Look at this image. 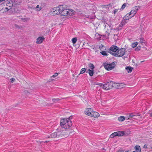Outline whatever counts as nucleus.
I'll list each match as a JSON object with an SVG mask.
<instances>
[{
	"label": "nucleus",
	"instance_id": "obj_1",
	"mask_svg": "<svg viewBox=\"0 0 152 152\" xmlns=\"http://www.w3.org/2000/svg\"><path fill=\"white\" fill-rule=\"evenodd\" d=\"M85 113L87 115L92 117H98L99 116L98 113L94 111L92 109L90 108H87L85 111Z\"/></svg>",
	"mask_w": 152,
	"mask_h": 152
},
{
	"label": "nucleus",
	"instance_id": "obj_2",
	"mask_svg": "<svg viewBox=\"0 0 152 152\" xmlns=\"http://www.w3.org/2000/svg\"><path fill=\"white\" fill-rule=\"evenodd\" d=\"M75 12L72 10L66 9V8L61 15L63 16H70L74 15Z\"/></svg>",
	"mask_w": 152,
	"mask_h": 152
},
{
	"label": "nucleus",
	"instance_id": "obj_3",
	"mask_svg": "<svg viewBox=\"0 0 152 152\" xmlns=\"http://www.w3.org/2000/svg\"><path fill=\"white\" fill-rule=\"evenodd\" d=\"M116 85V83L113 82H108L103 85V88L106 90H108L112 88L113 87Z\"/></svg>",
	"mask_w": 152,
	"mask_h": 152
},
{
	"label": "nucleus",
	"instance_id": "obj_4",
	"mask_svg": "<svg viewBox=\"0 0 152 152\" xmlns=\"http://www.w3.org/2000/svg\"><path fill=\"white\" fill-rule=\"evenodd\" d=\"M119 49V48L116 46L112 45L111 47L108 52L115 56V54H116L118 50Z\"/></svg>",
	"mask_w": 152,
	"mask_h": 152
},
{
	"label": "nucleus",
	"instance_id": "obj_5",
	"mask_svg": "<svg viewBox=\"0 0 152 152\" xmlns=\"http://www.w3.org/2000/svg\"><path fill=\"white\" fill-rule=\"evenodd\" d=\"M125 49L124 48H121L118 50L116 54H115V56L117 57H121L125 53Z\"/></svg>",
	"mask_w": 152,
	"mask_h": 152
},
{
	"label": "nucleus",
	"instance_id": "obj_6",
	"mask_svg": "<svg viewBox=\"0 0 152 152\" xmlns=\"http://www.w3.org/2000/svg\"><path fill=\"white\" fill-rule=\"evenodd\" d=\"M20 3V2H17V1H14L13 3H11L10 1H8L6 3V6L8 7H10V9H11L12 7H15L16 6L19 5Z\"/></svg>",
	"mask_w": 152,
	"mask_h": 152
},
{
	"label": "nucleus",
	"instance_id": "obj_7",
	"mask_svg": "<svg viewBox=\"0 0 152 152\" xmlns=\"http://www.w3.org/2000/svg\"><path fill=\"white\" fill-rule=\"evenodd\" d=\"M115 62H113L111 64H107L104 65V68L107 70H111L115 67Z\"/></svg>",
	"mask_w": 152,
	"mask_h": 152
},
{
	"label": "nucleus",
	"instance_id": "obj_8",
	"mask_svg": "<svg viewBox=\"0 0 152 152\" xmlns=\"http://www.w3.org/2000/svg\"><path fill=\"white\" fill-rule=\"evenodd\" d=\"M60 132V134L59 136V138H64V137H66L69 133V132H67L66 130H64L60 132Z\"/></svg>",
	"mask_w": 152,
	"mask_h": 152
},
{
	"label": "nucleus",
	"instance_id": "obj_9",
	"mask_svg": "<svg viewBox=\"0 0 152 152\" xmlns=\"http://www.w3.org/2000/svg\"><path fill=\"white\" fill-rule=\"evenodd\" d=\"M60 132H55L52 134H51L50 136H49L45 138L46 139H47V138H55L56 137L59 138V136L60 134Z\"/></svg>",
	"mask_w": 152,
	"mask_h": 152
},
{
	"label": "nucleus",
	"instance_id": "obj_10",
	"mask_svg": "<svg viewBox=\"0 0 152 152\" xmlns=\"http://www.w3.org/2000/svg\"><path fill=\"white\" fill-rule=\"evenodd\" d=\"M51 12H52V14L53 15L60 14V13L59 11L58 7H54L52 9Z\"/></svg>",
	"mask_w": 152,
	"mask_h": 152
},
{
	"label": "nucleus",
	"instance_id": "obj_11",
	"mask_svg": "<svg viewBox=\"0 0 152 152\" xmlns=\"http://www.w3.org/2000/svg\"><path fill=\"white\" fill-rule=\"evenodd\" d=\"M72 125V122L71 121L67 120V122L65 124L64 126L61 127L62 128L64 129H68L71 127Z\"/></svg>",
	"mask_w": 152,
	"mask_h": 152
},
{
	"label": "nucleus",
	"instance_id": "obj_12",
	"mask_svg": "<svg viewBox=\"0 0 152 152\" xmlns=\"http://www.w3.org/2000/svg\"><path fill=\"white\" fill-rule=\"evenodd\" d=\"M58 10L60 12V14L61 15L64 11V9H65V5H60L58 7Z\"/></svg>",
	"mask_w": 152,
	"mask_h": 152
},
{
	"label": "nucleus",
	"instance_id": "obj_13",
	"mask_svg": "<svg viewBox=\"0 0 152 152\" xmlns=\"http://www.w3.org/2000/svg\"><path fill=\"white\" fill-rule=\"evenodd\" d=\"M45 39L44 37H39L37 39L36 43L38 44H40Z\"/></svg>",
	"mask_w": 152,
	"mask_h": 152
},
{
	"label": "nucleus",
	"instance_id": "obj_14",
	"mask_svg": "<svg viewBox=\"0 0 152 152\" xmlns=\"http://www.w3.org/2000/svg\"><path fill=\"white\" fill-rule=\"evenodd\" d=\"M67 121V120L66 118L61 119L60 122V126L61 127L64 126V125L66 123Z\"/></svg>",
	"mask_w": 152,
	"mask_h": 152
},
{
	"label": "nucleus",
	"instance_id": "obj_15",
	"mask_svg": "<svg viewBox=\"0 0 152 152\" xmlns=\"http://www.w3.org/2000/svg\"><path fill=\"white\" fill-rule=\"evenodd\" d=\"M31 8L34 10H35L37 11H40L42 9V7L39 5H37L36 7H32Z\"/></svg>",
	"mask_w": 152,
	"mask_h": 152
},
{
	"label": "nucleus",
	"instance_id": "obj_16",
	"mask_svg": "<svg viewBox=\"0 0 152 152\" xmlns=\"http://www.w3.org/2000/svg\"><path fill=\"white\" fill-rule=\"evenodd\" d=\"M116 85L115 86V87L117 88H123L125 85L124 84L121 83H116Z\"/></svg>",
	"mask_w": 152,
	"mask_h": 152
},
{
	"label": "nucleus",
	"instance_id": "obj_17",
	"mask_svg": "<svg viewBox=\"0 0 152 152\" xmlns=\"http://www.w3.org/2000/svg\"><path fill=\"white\" fill-rule=\"evenodd\" d=\"M134 148L135 149V150L133 151V152H141V149L140 146L139 145H136L135 147Z\"/></svg>",
	"mask_w": 152,
	"mask_h": 152
},
{
	"label": "nucleus",
	"instance_id": "obj_18",
	"mask_svg": "<svg viewBox=\"0 0 152 152\" xmlns=\"http://www.w3.org/2000/svg\"><path fill=\"white\" fill-rule=\"evenodd\" d=\"M21 16H20L18 17H19V19H20L22 21H23L24 22H27V21L28 20L30 19L29 18H21Z\"/></svg>",
	"mask_w": 152,
	"mask_h": 152
},
{
	"label": "nucleus",
	"instance_id": "obj_19",
	"mask_svg": "<svg viewBox=\"0 0 152 152\" xmlns=\"http://www.w3.org/2000/svg\"><path fill=\"white\" fill-rule=\"evenodd\" d=\"M140 6H135L133 8L132 10L134 12L136 13L137 11L140 8Z\"/></svg>",
	"mask_w": 152,
	"mask_h": 152
},
{
	"label": "nucleus",
	"instance_id": "obj_20",
	"mask_svg": "<svg viewBox=\"0 0 152 152\" xmlns=\"http://www.w3.org/2000/svg\"><path fill=\"white\" fill-rule=\"evenodd\" d=\"M117 136H123L124 134V131L117 132Z\"/></svg>",
	"mask_w": 152,
	"mask_h": 152
},
{
	"label": "nucleus",
	"instance_id": "obj_21",
	"mask_svg": "<svg viewBox=\"0 0 152 152\" xmlns=\"http://www.w3.org/2000/svg\"><path fill=\"white\" fill-rule=\"evenodd\" d=\"M125 69L128 73L131 72L132 70V69H133V68L130 66L126 67Z\"/></svg>",
	"mask_w": 152,
	"mask_h": 152
},
{
	"label": "nucleus",
	"instance_id": "obj_22",
	"mask_svg": "<svg viewBox=\"0 0 152 152\" xmlns=\"http://www.w3.org/2000/svg\"><path fill=\"white\" fill-rule=\"evenodd\" d=\"M129 14H127L124 18V20H129V18H131L132 17H129V16L130 15H129Z\"/></svg>",
	"mask_w": 152,
	"mask_h": 152
},
{
	"label": "nucleus",
	"instance_id": "obj_23",
	"mask_svg": "<svg viewBox=\"0 0 152 152\" xmlns=\"http://www.w3.org/2000/svg\"><path fill=\"white\" fill-rule=\"evenodd\" d=\"M126 118L124 116H121L118 118V120L120 121H122L125 120Z\"/></svg>",
	"mask_w": 152,
	"mask_h": 152
},
{
	"label": "nucleus",
	"instance_id": "obj_24",
	"mask_svg": "<svg viewBox=\"0 0 152 152\" xmlns=\"http://www.w3.org/2000/svg\"><path fill=\"white\" fill-rule=\"evenodd\" d=\"M136 116V115H134V113H132L131 114H130L129 116V117H127L126 118V119L127 120H129L130 118H132L133 117H135Z\"/></svg>",
	"mask_w": 152,
	"mask_h": 152
},
{
	"label": "nucleus",
	"instance_id": "obj_25",
	"mask_svg": "<svg viewBox=\"0 0 152 152\" xmlns=\"http://www.w3.org/2000/svg\"><path fill=\"white\" fill-rule=\"evenodd\" d=\"M115 136H117V132H115L110 135V137L111 138H113Z\"/></svg>",
	"mask_w": 152,
	"mask_h": 152
},
{
	"label": "nucleus",
	"instance_id": "obj_26",
	"mask_svg": "<svg viewBox=\"0 0 152 152\" xmlns=\"http://www.w3.org/2000/svg\"><path fill=\"white\" fill-rule=\"evenodd\" d=\"M129 14V15H132L131 16V17H132L135 15L136 14V13H135V12H134L133 10H132Z\"/></svg>",
	"mask_w": 152,
	"mask_h": 152
},
{
	"label": "nucleus",
	"instance_id": "obj_27",
	"mask_svg": "<svg viewBox=\"0 0 152 152\" xmlns=\"http://www.w3.org/2000/svg\"><path fill=\"white\" fill-rule=\"evenodd\" d=\"M126 22L124 20L122 21L119 25V27H122L126 23Z\"/></svg>",
	"mask_w": 152,
	"mask_h": 152
},
{
	"label": "nucleus",
	"instance_id": "obj_28",
	"mask_svg": "<svg viewBox=\"0 0 152 152\" xmlns=\"http://www.w3.org/2000/svg\"><path fill=\"white\" fill-rule=\"evenodd\" d=\"M88 73L89 74V75L91 76H92L94 74V71L93 70H90V69H88Z\"/></svg>",
	"mask_w": 152,
	"mask_h": 152
},
{
	"label": "nucleus",
	"instance_id": "obj_29",
	"mask_svg": "<svg viewBox=\"0 0 152 152\" xmlns=\"http://www.w3.org/2000/svg\"><path fill=\"white\" fill-rule=\"evenodd\" d=\"M10 7H5L4 9V11L5 12H6L8 11V10H10ZM3 10V8H2L1 10Z\"/></svg>",
	"mask_w": 152,
	"mask_h": 152
},
{
	"label": "nucleus",
	"instance_id": "obj_30",
	"mask_svg": "<svg viewBox=\"0 0 152 152\" xmlns=\"http://www.w3.org/2000/svg\"><path fill=\"white\" fill-rule=\"evenodd\" d=\"M86 71V69L85 68H82L80 72V73L78 75H79L81 74H83Z\"/></svg>",
	"mask_w": 152,
	"mask_h": 152
},
{
	"label": "nucleus",
	"instance_id": "obj_31",
	"mask_svg": "<svg viewBox=\"0 0 152 152\" xmlns=\"http://www.w3.org/2000/svg\"><path fill=\"white\" fill-rule=\"evenodd\" d=\"M89 66L90 68L91 69V70L92 69L93 70L94 68V66L93 64H89Z\"/></svg>",
	"mask_w": 152,
	"mask_h": 152
},
{
	"label": "nucleus",
	"instance_id": "obj_32",
	"mask_svg": "<svg viewBox=\"0 0 152 152\" xmlns=\"http://www.w3.org/2000/svg\"><path fill=\"white\" fill-rule=\"evenodd\" d=\"M138 44L137 42H135L134 43H132V48H134L136 47Z\"/></svg>",
	"mask_w": 152,
	"mask_h": 152
},
{
	"label": "nucleus",
	"instance_id": "obj_33",
	"mask_svg": "<svg viewBox=\"0 0 152 152\" xmlns=\"http://www.w3.org/2000/svg\"><path fill=\"white\" fill-rule=\"evenodd\" d=\"M60 99L58 98L52 99L53 102L55 103H56V102L60 101Z\"/></svg>",
	"mask_w": 152,
	"mask_h": 152
},
{
	"label": "nucleus",
	"instance_id": "obj_34",
	"mask_svg": "<svg viewBox=\"0 0 152 152\" xmlns=\"http://www.w3.org/2000/svg\"><path fill=\"white\" fill-rule=\"evenodd\" d=\"M100 53L103 56H107L108 55L105 51H101L100 52Z\"/></svg>",
	"mask_w": 152,
	"mask_h": 152
},
{
	"label": "nucleus",
	"instance_id": "obj_35",
	"mask_svg": "<svg viewBox=\"0 0 152 152\" xmlns=\"http://www.w3.org/2000/svg\"><path fill=\"white\" fill-rule=\"evenodd\" d=\"M76 38H74L72 39V42L73 44H75L76 43L77 41Z\"/></svg>",
	"mask_w": 152,
	"mask_h": 152
},
{
	"label": "nucleus",
	"instance_id": "obj_36",
	"mask_svg": "<svg viewBox=\"0 0 152 152\" xmlns=\"http://www.w3.org/2000/svg\"><path fill=\"white\" fill-rule=\"evenodd\" d=\"M67 132H69L68 134H69V135H72L74 132V130H70V131H67Z\"/></svg>",
	"mask_w": 152,
	"mask_h": 152
},
{
	"label": "nucleus",
	"instance_id": "obj_37",
	"mask_svg": "<svg viewBox=\"0 0 152 152\" xmlns=\"http://www.w3.org/2000/svg\"><path fill=\"white\" fill-rule=\"evenodd\" d=\"M140 42L141 43H143L145 42V40L143 38H140Z\"/></svg>",
	"mask_w": 152,
	"mask_h": 152
},
{
	"label": "nucleus",
	"instance_id": "obj_38",
	"mask_svg": "<svg viewBox=\"0 0 152 152\" xmlns=\"http://www.w3.org/2000/svg\"><path fill=\"white\" fill-rule=\"evenodd\" d=\"M126 4L124 3L122 6L121 9L122 10L124 9L126 7Z\"/></svg>",
	"mask_w": 152,
	"mask_h": 152
},
{
	"label": "nucleus",
	"instance_id": "obj_39",
	"mask_svg": "<svg viewBox=\"0 0 152 152\" xmlns=\"http://www.w3.org/2000/svg\"><path fill=\"white\" fill-rule=\"evenodd\" d=\"M117 152H129V151H125L122 150H119Z\"/></svg>",
	"mask_w": 152,
	"mask_h": 152
},
{
	"label": "nucleus",
	"instance_id": "obj_40",
	"mask_svg": "<svg viewBox=\"0 0 152 152\" xmlns=\"http://www.w3.org/2000/svg\"><path fill=\"white\" fill-rule=\"evenodd\" d=\"M11 82L13 83L15 81V79L14 78H12L10 79Z\"/></svg>",
	"mask_w": 152,
	"mask_h": 152
},
{
	"label": "nucleus",
	"instance_id": "obj_41",
	"mask_svg": "<svg viewBox=\"0 0 152 152\" xmlns=\"http://www.w3.org/2000/svg\"><path fill=\"white\" fill-rule=\"evenodd\" d=\"M58 74L57 73H56L51 77H56L58 76Z\"/></svg>",
	"mask_w": 152,
	"mask_h": 152
},
{
	"label": "nucleus",
	"instance_id": "obj_42",
	"mask_svg": "<svg viewBox=\"0 0 152 152\" xmlns=\"http://www.w3.org/2000/svg\"><path fill=\"white\" fill-rule=\"evenodd\" d=\"M140 46L137 47L135 49V50L137 51H138V50H140Z\"/></svg>",
	"mask_w": 152,
	"mask_h": 152
},
{
	"label": "nucleus",
	"instance_id": "obj_43",
	"mask_svg": "<svg viewBox=\"0 0 152 152\" xmlns=\"http://www.w3.org/2000/svg\"><path fill=\"white\" fill-rule=\"evenodd\" d=\"M96 85H99L101 86H103V85L104 84H103L102 83H99L98 84H96Z\"/></svg>",
	"mask_w": 152,
	"mask_h": 152
},
{
	"label": "nucleus",
	"instance_id": "obj_44",
	"mask_svg": "<svg viewBox=\"0 0 152 152\" xmlns=\"http://www.w3.org/2000/svg\"><path fill=\"white\" fill-rule=\"evenodd\" d=\"M104 47V46L102 45H101L99 46V48H100V50H102V48Z\"/></svg>",
	"mask_w": 152,
	"mask_h": 152
},
{
	"label": "nucleus",
	"instance_id": "obj_45",
	"mask_svg": "<svg viewBox=\"0 0 152 152\" xmlns=\"http://www.w3.org/2000/svg\"><path fill=\"white\" fill-rule=\"evenodd\" d=\"M72 118V116H71L68 118L67 119V120L71 121L70 120V119H71Z\"/></svg>",
	"mask_w": 152,
	"mask_h": 152
},
{
	"label": "nucleus",
	"instance_id": "obj_46",
	"mask_svg": "<svg viewBox=\"0 0 152 152\" xmlns=\"http://www.w3.org/2000/svg\"><path fill=\"white\" fill-rule=\"evenodd\" d=\"M118 10L117 9H115V10H114V14H115L116 13V12H117V11Z\"/></svg>",
	"mask_w": 152,
	"mask_h": 152
},
{
	"label": "nucleus",
	"instance_id": "obj_47",
	"mask_svg": "<svg viewBox=\"0 0 152 152\" xmlns=\"http://www.w3.org/2000/svg\"><path fill=\"white\" fill-rule=\"evenodd\" d=\"M49 142V141H45L44 142V143H45V142ZM43 142V141L40 142V143H41L42 142Z\"/></svg>",
	"mask_w": 152,
	"mask_h": 152
},
{
	"label": "nucleus",
	"instance_id": "obj_48",
	"mask_svg": "<svg viewBox=\"0 0 152 152\" xmlns=\"http://www.w3.org/2000/svg\"><path fill=\"white\" fill-rule=\"evenodd\" d=\"M3 5H4L3 4H1L0 5V7H2Z\"/></svg>",
	"mask_w": 152,
	"mask_h": 152
},
{
	"label": "nucleus",
	"instance_id": "obj_49",
	"mask_svg": "<svg viewBox=\"0 0 152 152\" xmlns=\"http://www.w3.org/2000/svg\"><path fill=\"white\" fill-rule=\"evenodd\" d=\"M143 147L145 148H147V146L146 145H145Z\"/></svg>",
	"mask_w": 152,
	"mask_h": 152
},
{
	"label": "nucleus",
	"instance_id": "obj_50",
	"mask_svg": "<svg viewBox=\"0 0 152 152\" xmlns=\"http://www.w3.org/2000/svg\"><path fill=\"white\" fill-rule=\"evenodd\" d=\"M5 0H0V2L4 1Z\"/></svg>",
	"mask_w": 152,
	"mask_h": 152
},
{
	"label": "nucleus",
	"instance_id": "obj_51",
	"mask_svg": "<svg viewBox=\"0 0 152 152\" xmlns=\"http://www.w3.org/2000/svg\"><path fill=\"white\" fill-rule=\"evenodd\" d=\"M150 116L152 117V114H151V113L150 114Z\"/></svg>",
	"mask_w": 152,
	"mask_h": 152
},
{
	"label": "nucleus",
	"instance_id": "obj_52",
	"mask_svg": "<svg viewBox=\"0 0 152 152\" xmlns=\"http://www.w3.org/2000/svg\"><path fill=\"white\" fill-rule=\"evenodd\" d=\"M144 61H141V62L142 63V62H143Z\"/></svg>",
	"mask_w": 152,
	"mask_h": 152
},
{
	"label": "nucleus",
	"instance_id": "obj_53",
	"mask_svg": "<svg viewBox=\"0 0 152 152\" xmlns=\"http://www.w3.org/2000/svg\"><path fill=\"white\" fill-rule=\"evenodd\" d=\"M139 115H137V116H139Z\"/></svg>",
	"mask_w": 152,
	"mask_h": 152
}]
</instances>
